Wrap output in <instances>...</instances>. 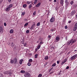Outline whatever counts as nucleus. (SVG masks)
<instances>
[{"label": "nucleus", "mask_w": 77, "mask_h": 77, "mask_svg": "<svg viewBox=\"0 0 77 77\" xmlns=\"http://www.w3.org/2000/svg\"><path fill=\"white\" fill-rule=\"evenodd\" d=\"M13 6V4H11L9 5V6H8L5 9V10L6 11L8 12L11 8Z\"/></svg>", "instance_id": "f257e3e1"}, {"label": "nucleus", "mask_w": 77, "mask_h": 77, "mask_svg": "<svg viewBox=\"0 0 77 77\" xmlns=\"http://www.w3.org/2000/svg\"><path fill=\"white\" fill-rule=\"evenodd\" d=\"M77 58V54H75L73 56L71 57H70V60H74Z\"/></svg>", "instance_id": "f03ea898"}, {"label": "nucleus", "mask_w": 77, "mask_h": 77, "mask_svg": "<svg viewBox=\"0 0 77 77\" xmlns=\"http://www.w3.org/2000/svg\"><path fill=\"white\" fill-rule=\"evenodd\" d=\"M25 77H30V74L28 72H26L24 74Z\"/></svg>", "instance_id": "7ed1b4c3"}, {"label": "nucleus", "mask_w": 77, "mask_h": 77, "mask_svg": "<svg viewBox=\"0 0 77 77\" xmlns=\"http://www.w3.org/2000/svg\"><path fill=\"white\" fill-rule=\"evenodd\" d=\"M77 28V23H76L73 29V31H75Z\"/></svg>", "instance_id": "20e7f679"}, {"label": "nucleus", "mask_w": 77, "mask_h": 77, "mask_svg": "<svg viewBox=\"0 0 77 77\" xmlns=\"http://www.w3.org/2000/svg\"><path fill=\"white\" fill-rule=\"evenodd\" d=\"M35 26V23H33V24L32 25V26L30 28L31 30H32L34 28V27Z\"/></svg>", "instance_id": "39448f33"}, {"label": "nucleus", "mask_w": 77, "mask_h": 77, "mask_svg": "<svg viewBox=\"0 0 77 77\" xmlns=\"http://www.w3.org/2000/svg\"><path fill=\"white\" fill-rule=\"evenodd\" d=\"M55 20L54 17H53L51 19L50 21L51 22H53Z\"/></svg>", "instance_id": "423d86ee"}, {"label": "nucleus", "mask_w": 77, "mask_h": 77, "mask_svg": "<svg viewBox=\"0 0 77 77\" xmlns=\"http://www.w3.org/2000/svg\"><path fill=\"white\" fill-rule=\"evenodd\" d=\"M55 40H57V42H59L60 40V38L59 37H57L55 38Z\"/></svg>", "instance_id": "0eeeda50"}, {"label": "nucleus", "mask_w": 77, "mask_h": 77, "mask_svg": "<svg viewBox=\"0 0 77 77\" xmlns=\"http://www.w3.org/2000/svg\"><path fill=\"white\" fill-rule=\"evenodd\" d=\"M4 73L5 74H7V75H8L9 74H10V75H11V72H10L9 71H7L5 72Z\"/></svg>", "instance_id": "6e6552de"}, {"label": "nucleus", "mask_w": 77, "mask_h": 77, "mask_svg": "<svg viewBox=\"0 0 77 77\" xmlns=\"http://www.w3.org/2000/svg\"><path fill=\"white\" fill-rule=\"evenodd\" d=\"M3 29L2 28L1 26H0V32L3 33Z\"/></svg>", "instance_id": "1a4fd4ad"}, {"label": "nucleus", "mask_w": 77, "mask_h": 77, "mask_svg": "<svg viewBox=\"0 0 77 77\" xmlns=\"http://www.w3.org/2000/svg\"><path fill=\"white\" fill-rule=\"evenodd\" d=\"M14 63H17V58H15L14 59Z\"/></svg>", "instance_id": "9d476101"}, {"label": "nucleus", "mask_w": 77, "mask_h": 77, "mask_svg": "<svg viewBox=\"0 0 77 77\" xmlns=\"http://www.w3.org/2000/svg\"><path fill=\"white\" fill-rule=\"evenodd\" d=\"M60 2L61 3V4L62 5V6H63V0H61L60 1Z\"/></svg>", "instance_id": "9b49d317"}, {"label": "nucleus", "mask_w": 77, "mask_h": 77, "mask_svg": "<svg viewBox=\"0 0 77 77\" xmlns=\"http://www.w3.org/2000/svg\"><path fill=\"white\" fill-rule=\"evenodd\" d=\"M40 5H41L40 3H38V4H37V5H36V6L37 7H39L40 6Z\"/></svg>", "instance_id": "f8f14e48"}, {"label": "nucleus", "mask_w": 77, "mask_h": 77, "mask_svg": "<svg viewBox=\"0 0 77 77\" xmlns=\"http://www.w3.org/2000/svg\"><path fill=\"white\" fill-rule=\"evenodd\" d=\"M23 61V59H21V60H20V63L21 64H22V62Z\"/></svg>", "instance_id": "ddd939ff"}, {"label": "nucleus", "mask_w": 77, "mask_h": 77, "mask_svg": "<svg viewBox=\"0 0 77 77\" xmlns=\"http://www.w3.org/2000/svg\"><path fill=\"white\" fill-rule=\"evenodd\" d=\"M75 14V11H72V15L74 14Z\"/></svg>", "instance_id": "4468645a"}, {"label": "nucleus", "mask_w": 77, "mask_h": 77, "mask_svg": "<svg viewBox=\"0 0 77 77\" xmlns=\"http://www.w3.org/2000/svg\"><path fill=\"white\" fill-rule=\"evenodd\" d=\"M48 56H45V60H47L48 59Z\"/></svg>", "instance_id": "2eb2a0df"}, {"label": "nucleus", "mask_w": 77, "mask_h": 77, "mask_svg": "<svg viewBox=\"0 0 77 77\" xmlns=\"http://www.w3.org/2000/svg\"><path fill=\"white\" fill-rule=\"evenodd\" d=\"M56 30V29L55 28H54V29H51V31L52 32Z\"/></svg>", "instance_id": "dca6fc26"}, {"label": "nucleus", "mask_w": 77, "mask_h": 77, "mask_svg": "<svg viewBox=\"0 0 77 77\" xmlns=\"http://www.w3.org/2000/svg\"><path fill=\"white\" fill-rule=\"evenodd\" d=\"M10 33H13L14 32V30L13 29H11L10 31Z\"/></svg>", "instance_id": "f3484780"}, {"label": "nucleus", "mask_w": 77, "mask_h": 77, "mask_svg": "<svg viewBox=\"0 0 77 77\" xmlns=\"http://www.w3.org/2000/svg\"><path fill=\"white\" fill-rule=\"evenodd\" d=\"M20 72L21 73H25V71L22 70L20 71Z\"/></svg>", "instance_id": "a211bd4d"}, {"label": "nucleus", "mask_w": 77, "mask_h": 77, "mask_svg": "<svg viewBox=\"0 0 77 77\" xmlns=\"http://www.w3.org/2000/svg\"><path fill=\"white\" fill-rule=\"evenodd\" d=\"M29 63H31L32 62V59H30L29 60Z\"/></svg>", "instance_id": "6ab92c4d"}, {"label": "nucleus", "mask_w": 77, "mask_h": 77, "mask_svg": "<svg viewBox=\"0 0 77 77\" xmlns=\"http://www.w3.org/2000/svg\"><path fill=\"white\" fill-rule=\"evenodd\" d=\"M56 63H54L53 64H52V66L54 67L56 65Z\"/></svg>", "instance_id": "aec40b11"}, {"label": "nucleus", "mask_w": 77, "mask_h": 77, "mask_svg": "<svg viewBox=\"0 0 77 77\" xmlns=\"http://www.w3.org/2000/svg\"><path fill=\"white\" fill-rule=\"evenodd\" d=\"M76 42V40L75 39L73 40V41H72V43H74Z\"/></svg>", "instance_id": "412c9836"}, {"label": "nucleus", "mask_w": 77, "mask_h": 77, "mask_svg": "<svg viewBox=\"0 0 77 77\" xmlns=\"http://www.w3.org/2000/svg\"><path fill=\"white\" fill-rule=\"evenodd\" d=\"M27 5L26 4H24L23 5V7L24 8H25L26 7Z\"/></svg>", "instance_id": "4be33fe9"}, {"label": "nucleus", "mask_w": 77, "mask_h": 77, "mask_svg": "<svg viewBox=\"0 0 77 77\" xmlns=\"http://www.w3.org/2000/svg\"><path fill=\"white\" fill-rule=\"evenodd\" d=\"M40 47H41V45H38L37 48V49L38 50L39 49H40Z\"/></svg>", "instance_id": "5701e85b"}, {"label": "nucleus", "mask_w": 77, "mask_h": 77, "mask_svg": "<svg viewBox=\"0 0 77 77\" xmlns=\"http://www.w3.org/2000/svg\"><path fill=\"white\" fill-rule=\"evenodd\" d=\"M38 54H36L35 55V58H37L38 57Z\"/></svg>", "instance_id": "b1692460"}, {"label": "nucleus", "mask_w": 77, "mask_h": 77, "mask_svg": "<svg viewBox=\"0 0 77 77\" xmlns=\"http://www.w3.org/2000/svg\"><path fill=\"white\" fill-rule=\"evenodd\" d=\"M11 47H12L13 48L14 46V45L13 44V43H12L11 44Z\"/></svg>", "instance_id": "393cba45"}, {"label": "nucleus", "mask_w": 77, "mask_h": 77, "mask_svg": "<svg viewBox=\"0 0 77 77\" xmlns=\"http://www.w3.org/2000/svg\"><path fill=\"white\" fill-rule=\"evenodd\" d=\"M10 62L12 64L13 63H14V61L13 60H11Z\"/></svg>", "instance_id": "a878e982"}, {"label": "nucleus", "mask_w": 77, "mask_h": 77, "mask_svg": "<svg viewBox=\"0 0 77 77\" xmlns=\"http://www.w3.org/2000/svg\"><path fill=\"white\" fill-rule=\"evenodd\" d=\"M40 23L38 22L37 24V26H39L40 25Z\"/></svg>", "instance_id": "bb28decb"}, {"label": "nucleus", "mask_w": 77, "mask_h": 77, "mask_svg": "<svg viewBox=\"0 0 77 77\" xmlns=\"http://www.w3.org/2000/svg\"><path fill=\"white\" fill-rule=\"evenodd\" d=\"M36 14V12L35 11L34 12V13L33 14L34 16H35V14Z\"/></svg>", "instance_id": "cd10ccee"}, {"label": "nucleus", "mask_w": 77, "mask_h": 77, "mask_svg": "<svg viewBox=\"0 0 77 77\" xmlns=\"http://www.w3.org/2000/svg\"><path fill=\"white\" fill-rule=\"evenodd\" d=\"M43 43H44V42L42 41L40 42V43L39 44L40 45H42L43 44Z\"/></svg>", "instance_id": "c85d7f7f"}, {"label": "nucleus", "mask_w": 77, "mask_h": 77, "mask_svg": "<svg viewBox=\"0 0 77 77\" xmlns=\"http://www.w3.org/2000/svg\"><path fill=\"white\" fill-rule=\"evenodd\" d=\"M32 7V5L31 4L29 6V8L30 9V8H31Z\"/></svg>", "instance_id": "c756f323"}, {"label": "nucleus", "mask_w": 77, "mask_h": 77, "mask_svg": "<svg viewBox=\"0 0 77 77\" xmlns=\"http://www.w3.org/2000/svg\"><path fill=\"white\" fill-rule=\"evenodd\" d=\"M27 65H28L29 66H31V64L29 62V63H28Z\"/></svg>", "instance_id": "7c9ffc66"}, {"label": "nucleus", "mask_w": 77, "mask_h": 77, "mask_svg": "<svg viewBox=\"0 0 77 77\" xmlns=\"http://www.w3.org/2000/svg\"><path fill=\"white\" fill-rule=\"evenodd\" d=\"M42 74H40L38 76V77H42Z\"/></svg>", "instance_id": "2f4dec72"}, {"label": "nucleus", "mask_w": 77, "mask_h": 77, "mask_svg": "<svg viewBox=\"0 0 77 77\" xmlns=\"http://www.w3.org/2000/svg\"><path fill=\"white\" fill-rule=\"evenodd\" d=\"M25 12H22V14H21L23 16L24 15V14H25Z\"/></svg>", "instance_id": "473e14b6"}, {"label": "nucleus", "mask_w": 77, "mask_h": 77, "mask_svg": "<svg viewBox=\"0 0 77 77\" xmlns=\"http://www.w3.org/2000/svg\"><path fill=\"white\" fill-rule=\"evenodd\" d=\"M29 30H26V32L27 33H29Z\"/></svg>", "instance_id": "72a5a7b5"}, {"label": "nucleus", "mask_w": 77, "mask_h": 77, "mask_svg": "<svg viewBox=\"0 0 77 77\" xmlns=\"http://www.w3.org/2000/svg\"><path fill=\"white\" fill-rule=\"evenodd\" d=\"M38 0H35V2H34V4H35L36 3V2H37Z\"/></svg>", "instance_id": "f704fd0d"}, {"label": "nucleus", "mask_w": 77, "mask_h": 77, "mask_svg": "<svg viewBox=\"0 0 77 77\" xmlns=\"http://www.w3.org/2000/svg\"><path fill=\"white\" fill-rule=\"evenodd\" d=\"M65 3H66V4L68 5V3L67 0H66V1H65Z\"/></svg>", "instance_id": "c9c22d12"}, {"label": "nucleus", "mask_w": 77, "mask_h": 77, "mask_svg": "<svg viewBox=\"0 0 77 77\" xmlns=\"http://www.w3.org/2000/svg\"><path fill=\"white\" fill-rule=\"evenodd\" d=\"M28 23H26L25 25H24V26H27L28 25Z\"/></svg>", "instance_id": "e433bc0d"}, {"label": "nucleus", "mask_w": 77, "mask_h": 77, "mask_svg": "<svg viewBox=\"0 0 77 77\" xmlns=\"http://www.w3.org/2000/svg\"><path fill=\"white\" fill-rule=\"evenodd\" d=\"M73 1H71L70 2V4H71V5H72L73 4Z\"/></svg>", "instance_id": "4c0bfd02"}, {"label": "nucleus", "mask_w": 77, "mask_h": 77, "mask_svg": "<svg viewBox=\"0 0 77 77\" xmlns=\"http://www.w3.org/2000/svg\"><path fill=\"white\" fill-rule=\"evenodd\" d=\"M73 39H72V40H70V41H69L71 43L72 42V41H73Z\"/></svg>", "instance_id": "58836bf2"}, {"label": "nucleus", "mask_w": 77, "mask_h": 77, "mask_svg": "<svg viewBox=\"0 0 77 77\" xmlns=\"http://www.w3.org/2000/svg\"><path fill=\"white\" fill-rule=\"evenodd\" d=\"M62 72V71H60V72H59V73H58V74H61L62 73H61V72Z\"/></svg>", "instance_id": "ea45409f"}, {"label": "nucleus", "mask_w": 77, "mask_h": 77, "mask_svg": "<svg viewBox=\"0 0 77 77\" xmlns=\"http://www.w3.org/2000/svg\"><path fill=\"white\" fill-rule=\"evenodd\" d=\"M27 3L28 4H29L31 3V2H30L29 1H27Z\"/></svg>", "instance_id": "a19ab883"}, {"label": "nucleus", "mask_w": 77, "mask_h": 77, "mask_svg": "<svg viewBox=\"0 0 77 77\" xmlns=\"http://www.w3.org/2000/svg\"><path fill=\"white\" fill-rule=\"evenodd\" d=\"M27 45V44L26 43H25L24 44V47H26V45Z\"/></svg>", "instance_id": "79ce46f5"}, {"label": "nucleus", "mask_w": 77, "mask_h": 77, "mask_svg": "<svg viewBox=\"0 0 77 77\" xmlns=\"http://www.w3.org/2000/svg\"><path fill=\"white\" fill-rule=\"evenodd\" d=\"M3 0H0V4L2 3V2Z\"/></svg>", "instance_id": "37998d69"}, {"label": "nucleus", "mask_w": 77, "mask_h": 77, "mask_svg": "<svg viewBox=\"0 0 77 77\" xmlns=\"http://www.w3.org/2000/svg\"><path fill=\"white\" fill-rule=\"evenodd\" d=\"M66 62H62V63H61V65H63L64 63H65Z\"/></svg>", "instance_id": "c03bdc74"}, {"label": "nucleus", "mask_w": 77, "mask_h": 77, "mask_svg": "<svg viewBox=\"0 0 77 77\" xmlns=\"http://www.w3.org/2000/svg\"><path fill=\"white\" fill-rule=\"evenodd\" d=\"M69 68V66H67V67H66V69H68Z\"/></svg>", "instance_id": "a18cd8bd"}, {"label": "nucleus", "mask_w": 77, "mask_h": 77, "mask_svg": "<svg viewBox=\"0 0 77 77\" xmlns=\"http://www.w3.org/2000/svg\"><path fill=\"white\" fill-rule=\"evenodd\" d=\"M67 43H68V44L69 45L71 43L69 41V42Z\"/></svg>", "instance_id": "49530a36"}, {"label": "nucleus", "mask_w": 77, "mask_h": 77, "mask_svg": "<svg viewBox=\"0 0 77 77\" xmlns=\"http://www.w3.org/2000/svg\"><path fill=\"white\" fill-rule=\"evenodd\" d=\"M65 29H67L68 28V27L67 26H65Z\"/></svg>", "instance_id": "de8ad7c7"}, {"label": "nucleus", "mask_w": 77, "mask_h": 77, "mask_svg": "<svg viewBox=\"0 0 77 77\" xmlns=\"http://www.w3.org/2000/svg\"><path fill=\"white\" fill-rule=\"evenodd\" d=\"M71 22H72V21H71V20H70V21H69V23H71Z\"/></svg>", "instance_id": "09e8293b"}, {"label": "nucleus", "mask_w": 77, "mask_h": 77, "mask_svg": "<svg viewBox=\"0 0 77 77\" xmlns=\"http://www.w3.org/2000/svg\"><path fill=\"white\" fill-rule=\"evenodd\" d=\"M57 2V0H54V2Z\"/></svg>", "instance_id": "8fccbe9b"}, {"label": "nucleus", "mask_w": 77, "mask_h": 77, "mask_svg": "<svg viewBox=\"0 0 77 77\" xmlns=\"http://www.w3.org/2000/svg\"><path fill=\"white\" fill-rule=\"evenodd\" d=\"M4 25L5 26H6V24L5 23H4Z\"/></svg>", "instance_id": "3c124183"}, {"label": "nucleus", "mask_w": 77, "mask_h": 77, "mask_svg": "<svg viewBox=\"0 0 77 77\" xmlns=\"http://www.w3.org/2000/svg\"><path fill=\"white\" fill-rule=\"evenodd\" d=\"M57 64H59V61H57Z\"/></svg>", "instance_id": "603ef678"}, {"label": "nucleus", "mask_w": 77, "mask_h": 77, "mask_svg": "<svg viewBox=\"0 0 77 77\" xmlns=\"http://www.w3.org/2000/svg\"><path fill=\"white\" fill-rule=\"evenodd\" d=\"M53 72H51L50 73V74H51Z\"/></svg>", "instance_id": "864d4df0"}, {"label": "nucleus", "mask_w": 77, "mask_h": 77, "mask_svg": "<svg viewBox=\"0 0 77 77\" xmlns=\"http://www.w3.org/2000/svg\"><path fill=\"white\" fill-rule=\"evenodd\" d=\"M51 36H50V35H48V37L49 38H50L51 37Z\"/></svg>", "instance_id": "5fc2aeb1"}, {"label": "nucleus", "mask_w": 77, "mask_h": 77, "mask_svg": "<svg viewBox=\"0 0 77 77\" xmlns=\"http://www.w3.org/2000/svg\"><path fill=\"white\" fill-rule=\"evenodd\" d=\"M8 1L10 3L11 1V0H8Z\"/></svg>", "instance_id": "6e6d98bb"}, {"label": "nucleus", "mask_w": 77, "mask_h": 77, "mask_svg": "<svg viewBox=\"0 0 77 77\" xmlns=\"http://www.w3.org/2000/svg\"><path fill=\"white\" fill-rule=\"evenodd\" d=\"M0 75H1V76H0L1 77L3 75L2 74H0Z\"/></svg>", "instance_id": "4d7b16f0"}, {"label": "nucleus", "mask_w": 77, "mask_h": 77, "mask_svg": "<svg viewBox=\"0 0 77 77\" xmlns=\"http://www.w3.org/2000/svg\"><path fill=\"white\" fill-rule=\"evenodd\" d=\"M70 54V52H69L68 53H67V54L69 55Z\"/></svg>", "instance_id": "13d9d810"}, {"label": "nucleus", "mask_w": 77, "mask_h": 77, "mask_svg": "<svg viewBox=\"0 0 77 77\" xmlns=\"http://www.w3.org/2000/svg\"><path fill=\"white\" fill-rule=\"evenodd\" d=\"M53 68V67H52V68H51L50 69H51V70H52Z\"/></svg>", "instance_id": "bf43d9fd"}, {"label": "nucleus", "mask_w": 77, "mask_h": 77, "mask_svg": "<svg viewBox=\"0 0 77 77\" xmlns=\"http://www.w3.org/2000/svg\"><path fill=\"white\" fill-rule=\"evenodd\" d=\"M39 41H38L37 42V43H38L39 42Z\"/></svg>", "instance_id": "052dcab7"}, {"label": "nucleus", "mask_w": 77, "mask_h": 77, "mask_svg": "<svg viewBox=\"0 0 77 77\" xmlns=\"http://www.w3.org/2000/svg\"><path fill=\"white\" fill-rule=\"evenodd\" d=\"M35 51H38V50H37V48H36Z\"/></svg>", "instance_id": "680f3d73"}, {"label": "nucleus", "mask_w": 77, "mask_h": 77, "mask_svg": "<svg viewBox=\"0 0 77 77\" xmlns=\"http://www.w3.org/2000/svg\"><path fill=\"white\" fill-rule=\"evenodd\" d=\"M77 51V50H75L74 51V52H75V51Z\"/></svg>", "instance_id": "e2e57ef3"}, {"label": "nucleus", "mask_w": 77, "mask_h": 77, "mask_svg": "<svg viewBox=\"0 0 77 77\" xmlns=\"http://www.w3.org/2000/svg\"><path fill=\"white\" fill-rule=\"evenodd\" d=\"M45 21L43 22V23H45Z\"/></svg>", "instance_id": "0e129e2a"}, {"label": "nucleus", "mask_w": 77, "mask_h": 77, "mask_svg": "<svg viewBox=\"0 0 77 77\" xmlns=\"http://www.w3.org/2000/svg\"><path fill=\"white\" fill-rule=\"evenodd\" d=\"M51 70L50 69L49 70V72H50V71H51Z\"/></svg>", "instance_id": "69168bd1"}, {"label": "nucleus", "mask_w": 77, "mask_h": 77, "mask_svg": "<svg viewBox=\"0 0 77 77\" xmlns=\"http://www.w3.org/2000/svg\"><path fill=\"white\" fill-rule=\"evenodd\" d=\"M52 0H49L51 2Z\"/></svg>", "instance_id": "338daca9"}, {"label": "nucleus", "mask_w": 77, "mask_h": 77, "mask_svg": "<svg viewBox=\"0 0 77 77\" xmlns=\"http://www.w3.org/2000/svg\"><path fill=\"white\" fill-rule=\"evenodd\" d=\"M76 17H77V14L76 15Z\"/></svg>", "instance_id": "774afa93"}]
</instances>
